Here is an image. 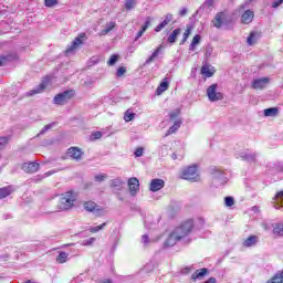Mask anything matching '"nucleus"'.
Masks as SVG:
<instances>
[{"mask_svg":"<svg viewBox=\"0 0 283 283\" xmlns=\"http://www.w3.org/2000/svg\"><path fill=\"white\" fill-rule=\"evenodd\" d=\"M143 154H145V148H143V147L136 148V150L134 153L135 158H140V156H143Z\"/></svg>","mask_w":283,"mask_h":283,"instance_id":"8fccbe9b","label":"nucleus"},{"mask_svg":"<svg viewBox=\"0 0 283 283\" xmlns=\"http://www.w3.org/2000/svg\"><path fill=\"white\" fill-rule=\"evenodd\" d=\"M12 61V55H0V67H3V65H8Z\"/></svg>","mask_w":283,"mask_h":283,"instance_id":"f704fd0d","label":"nucleus"},{"mask_svg":"<svg viewBox=\"0 0 283 283\" xmlns=\"http://www.w3.org/2000/svg\"><path fill=\"white\" fill-rule=\"evenodd\" d=\"M193 231V220L189 219L177 227L166 239L164 247H175L180 240H185Z\"/></svg>","mask_w":283,"mask_h":283,"instance_id":"f257e3e1","label":"nucleus"},{"mask_svg":"<svg viewBox=\"0 0 283 283\" xmlns=\"http://www.w3.org/2000/svg\"><path fill=\"white\" fill-rule=\"evenodd\" d=\"M171 21H174V14L167 13L165 20L155 28V32H161Z\"/></svg>","mask_w":283,"mask_h":283,"instance_id":"2eb2a0df","label":"nucleus"},{"mask_svg":"<svg viewBox=\"0 0 283 283\" xmlns=\"http://www.w3.org/2000/svg\"><path fill=\"white\" fill-rule=\"evenodd\" d=\"M189 12V10L187 8H182L180 11H179V17H187V13Z\"/></svg>","mask_w":283,"mask_h":283,"instance_id":"4d7b16f0","label":"nucleus"},{"mask_svg":"<svg viewBox=\"0 0 283 283\" xmlns=\"http://www.w3.org/2000/svg\"><path fill=\"white\" fill-rule=\"evenodd\" d=\"M239 156L245 163H255V160L258 158V154L249 153V151H242V153L239 154Z\"/></svg>","mask_w":283,"mask_h":283,"instance_id":"f3484780","label":"nucleus"},{"mask_svg":"<svg viewBox=\"0 0 283 283\" xmlns=\"http://www.w3.org/2000/svg\"><path fill=\"white\" fill-rule=\"evenodd\" d=\"M67 156H70V158H72L73 160H76L77 163L80 160H83V149L78 148V147H70L66 151Z\"/></svg>","mask_w":283,"mask_h":283,"instance_id":"1a4fd4ad","label":"nucleus"},{"mask_svg":"<svg viewBox=\"0 0 283 283\" xmlns=\"http://www.w3.org/2000/svg\"><path fill=\"white\" fill-rule=\"evenodd\" d=\"M142 242L144 243V247H147V244H149L150 242L149 235L148 234L142 235Z\"/></svg>","mask_w":283,"mask_h":283,"instance_id":"864d4df0","label":"nucleus"},{"mask_svg":"<svg viewBox=\"0 0 283 283\" xmlns=\"http://www.w3.org/2000/svg\"><path fill=\"white\" fill-rule=\"evenodd\" d=\"M182 180H189L190 182H198L200 180V175L198 174V165L192 164L181 169Z\"/></svg>","mask_w":283,"mask_h":283,"instance_id":"20e7f679","label":"nucleus"},{"mask_svg":"<svg viewBox=\"0 0 283 283\" xmlns=\"http://www.w3.org/2000/svg\"><path fill=\"white\" fill-rule=\"evenodd\" d=\"M76 96V91L66 90L56 94L53 98L54 105H67Z\"/></svg>","mask_w":283,"mask_h":283,"instance_id":"39448f33","label":"nucleus"},{"mask_svg":"<svg viewBox=\"0 0 283 283\" xmlns=\"http://www.w3.org/2000/svg\"><path fill=\"white\" fill-rule=\"evenodd\" d=\"M96 242V238H90L84 241H82V247H92Z\"/></svg>","mask_w":283,"mask_h":283,"instance_id":"c03bdc74","label":"nucleus"},{"mask_svg":"<svg viewBox=\"0 0 283 283\" xmlns=\"http://www.w3.org/2000/svg\"><path fill=\"white\" fill-rule=\"evenodd\" d=\"M274 235L283 238V223H276L273 228Z\"/></svg>","mask_w":283,"mask_h":283,"instance_id":"72a5a7b5","label":"nucleus"},{"mask_svg":"<svg viewBox=\"0 0 283 283\" xmlns=\"http://www.w3.org/2000/svg\"><path fill=\"white\" fill-rule=\"evenodd\" d=\"M180 125H182V122L180 119L176 120L174 125L168 128L166 136H171V134H176L180 129Z\"/></svg>","mask_w":283,"mask_h":283,"instance_id":"bb28decb","label":"nucleus"},{"mask_svg":"<svg viewBox=\"0 0 283 283\" xmlns=\"http://www.w3.org/2000/svg\"><path fill=\"white\" fill-rule=\"evenodd\" d=\"M258 36H260L258 32H251L247 39L248 45H254V43L258 41Z\"/></svg>","mask_w":283,"mask_h":283,"instance_id":"2f4dec72","label":"nucleus"},{"mask_svg":"<svg viewBox=\"0 0 283 283\" xmlns=\"http://www.w3.org/2000/svg\"><path fill=\"white\" fill-rule=\"evenodd\" d=\"M116 63H118V54L111 55L107 65H116Z\"/></svg>","mask_w":283,"mask_h":283,"instance_id":"a18cd8bd","label":"nucleus"},{"mask_svg":"<svg viewBox=\"0 0 283 283\" xmlns=\"http://www.w3.org/2000/svg\"><path fill=\"white\" fill-rule=\"evenodd\" d=\"M54 125H56V123H51V124L45 125V126L40 130V133L38 134V136H43V134L50 132V129H52V127H54Z\"/></svg>","mask_w":283,"mask_h":283,"instance_id":"4c0bfd02","label":"nucleus"},{"mask_svg":"<svg viewBox=\"0 0 283 283\" xmlns=\"http://www.w3.org/2000/svg\"><path fill=\"white\" fill-rule=\"evenodd\" d=\"M269 77L256 78L252 81V90H264L270 83Z\"/></svg>","mask_w":283,"mask_h":283,"instance_id":"ddd939ff","label":"nucleus"},{"mask_svg":"<svg viewBox=\"0 0 283 283\" xmlns=\"http://www.w3.org/2000/svg\"><path fill=\"white\" fill-rule=\"evenodd\" d=\"M167 90H169V80L164 78V81L160 82L159 86L156 90V94L157 96H160V94H163V92H167Z\"/></svg>","mask_w":283,"mask_h":283,"instance_id":"4be33fe9","label":"nucleus"},{"mask_svg":"<svg viewBox=\"0 0 283 283\" xmlns=\"http://www.w3.org/2000/svg\"><path fill=\"white\" fill-rule=\"evenodd\" d=\"M163 48H165L163 44H160L153 54L145 61L144 65H149V63H154V59L158 57V54L163 51Z\"/></svg>","mask_w":283,"mask_h":283,"instance_id":"393cba45","label":"nucleus"},{"mask_svg":"<svg viewBox=\"0 0 283 283\" xmlns=\"http://www.w3.org/2000/svg\"><path fill=\"white\" fill-rule=\"evenodd\" d=\"M201 74H203V76H206L207 78H211V76L216 74V69H210L208 64H203L201 66Z\"/></svg>","mask_w":283,"mask_h":283,"instance_id":"5701e85b","label":"nucleus"},{"mask_svg":"<svg viewBox=\"0 0 283 283\" xmlns=\"http://www.w3.org/2000/svg\"><path fill=\"white\" fill-rule=\"evenodd\" d=\"M184 34L188 35L191 34V27H187L186 31L184 32Z\"/></svg>","mask_w":283,"mask_h":283,"instance_id":"338daca9","label":"nucleus"},{"mask_svg":"<svg viewBox=\"0 0 283 283\" xmlns=\"http://www.w3.org/2000/svg\"><path fill=\"white\" fill-rule=\"evenodd\" d=\"M274 200H276L277 205H282L283 202V190L276 192Z\"/></svg>","mask_w":283,"mask_h":283,"instance_id":"de8ad7c7","label":"nucleus"},{"mask_svg":"<svg viewBox=\"0 0 283 283\" xmlns=\"http://www.w3.org/2000/svg\"><path fill=\"white\" fill-rule=\"evenodd\" d=\"M283 0H276L272 3V8H280V6H282Z\"/></svg>","mask_w":283,"mask_h":283,"instance_id":"13d9d810","label":"nucleus"},{"mask_svg":"<svg viewBox=\"0 0 283 283\" xmlns=\"http://www.w3.org/2000/svg\"><path fill=\"white\" fill-rule=\"evenodd\" d=\"M74 202H76V193L70 190L61 195L59 209L60 211H70L72 207H74Z\"/></svg>","mask_w":283,"mask_h":283,"instance_id":"7ed1b4c3","label":"nucleus"},{"mask_svg":"<svg viewBox=\"0 0 283 283\" xmlns=\"http://www.w3.org/2000/svg\"><path fill=\"white\" fill-rule=\"evenodd\" d=\"M50 81L51 77L45 76L38 86H35L33 90L27 93V96H34V94H41V92H43V90H45V87L50 85Z\"/></svg>","mask_w":283,"mask_h":283,"instance_id":"6e6552de","label":"nucleus"},{"mask_svg":"<svg viewBox=\"0 0 283 283\" xmlns=\"http://www.w3.org/2000/svg\"><path fill=\"white\" fill-rule=\"evenodd\" d=\"M40 167L41 165H39L36 161L24 163L22 165V169L25 171V174H36Z\"/></svg>","mask_w":283,"mask_h":283,"instance_id":"f8f14e48","label":"nucleus"},{"mask_svg":"<svg viewBox=\"0 0 283 283\" xmlns=\"http://www.w3.org/2000/svg\"><path fill=\"white\" fill-rule=\"evenodd\" d=\"M106 177L107 176H105V175H96L95 176V181L96 182H103V180H105Z\"/></svg>","mask_w":283,"mask_h":283,"instance_id":"5fc2aeb1","label":"nucleus"},{"mask_svg":"<svg viewBox=\"0 0 283 283\" xmlns=\"http://www.w3.org/2000/svg\"><path fill=\"white\" fill-rule=\"evenodd\" d=\"M190 271H191V268L186 266V268H184V269L181 270V273H182V275H187V273H190Z\"/></svg>","mask_w":283,"mask_h":283,"instance_id":"bf43d9fd","label":"nucleus"},{"mask_svg":"<svg viewBox=\"0 0 283 283\" xmlns=\"http://www.w3.org/2000/svg\"><path fill=\"white\" fill-rule=\"evenodd\" d=\"M44 6L46 8H54V6H59V0H44Z\"/></svg>","mask_w":283,"mask_h":283,"instance_id":"49530a36","label":"nucleus"},{"mask_svg":"<svg viewBox=\"0 0 283 283\" xmlns=\"http://www.w3.org/2000/svg\"><path fill=\"white\" fill-rule=\"evenodd\" d=\"M165 188V180L163 179H153L150 181L149 190L153 192L160 191V189Z\"/></svg>","mask_w":283,"mask_h":283,"instance_id":"4468645a","label":"nucleus"},{"mask_svg":"<svg viewBox=\"0 0 283 283\" xmlns=\"http://www.w3.org/2000/svg\"><path fill=\"white\" fill-rule=\"evenodd\" d=\"M207 96L211 103H216L218 101H222L224 98V95L220 92H218V84H211L207 88Z\"/></svg>","mask_w":283,"mask_h":283,"instance_id":"0eeeda50","label":"nucleus"},{"mask_svg":"<svg viewBox=\"0 0 283 283\" xmlns=\"http://www.w3.org/2000/svg\"><path fill=\"white\" fill-rule=\"evenodd\" d=\"M268 283H283V270L277 271L275 275L268 281Z\"/></svg>","mask_w":283,"mask_h":283,"instance_id":"c756f323","label":"nucleus"},{"mask_svg":"<svg viewBox=\"0 0 283 283\" xmlns=\"http://www.w3.org/2000/svg\"><path fill=\"white\" fill-rule=\"evenodd\" d=\"M111 187H114V188L118 189V191H120V189H123V181H120L119 179H114L112 181Z\"/></svg>","mask_w":283,"mask_h":283,"instance_id":"79ce46f5","label":"nucleus"},{"mask_svg":"<svg viewBox=\"0 0 283 283\" xmlns=\"http://www.w3.org/2000/svg\"><path fill=\"white\" fill-rule=\"evenodd\" d=\"M67 258H70V253L63 251L60 252L56 256L57 264H65V262H67Z\"/></svg>","mask_w":283,"mask_h":283,"instance_id":"7c9ffc66","label":"nucleus"},{"mask_svg":"<svg viewBox=\"0 0 283 283\" xmlns=\"http://www.w3.org/2000/svg\"><path fill=\"white\" fill-rule=\"evenodd\" d=\"M210 174L217 185H227L229 177L227 172L220 170L218 167L213 166L210 168Z\"/></svg>","mask_w":283,"mask_h":283,"instance_id":"423d86ee","label":"nucleus"},{"mask_svg":"<svg viewBox=\"0 0 283 283\" xmlns=\"http://www.w3.org/2000/svg\"><path fill=\"white\" fill-rule=\"evenodd\" d=\"M251 3H252L251 0H245V2L241 4L242 10H244L245 8H249Z\"/></svg>","mask_w":283,"mask_h":283,"instance_id":"052dcab7","label":"nucleus"},{"mask_svg":"<svg viewBox=\"0 0 283 283\" xmlns=\"http://www.w3.org/2000/svg\"><path fill=\"white\" fill-rule=\"evenodd\" d=\"M103 138V133L102 132H95L91 135V140H98Z\"/></svg>","mask_w":283,"mask_h":283,"instance_id":"09e8293b","label":"nucleus"},{"mask_svg":"<svg viewBox=\"0 0 283 283\" xmlns=\"http://www.w3.org/2000/svg\"><path fill=\"white\" fill-rule=\"evenodd\" d=\"M10 187H3L0 189V199L8 198L10 196Z\"/></svg>","mask_w":283,"mask_h":283,"instance_id":"e433bc0d","label":"nucleus"},{"mask_svg":"<svg viewBox=\"0 0 283 283\" xmlns=\"http://www.w3.org/2000/svg\"><path fill=\"white\" fill-rule=\"evenodd\" d=\"M212 55H213V46H211V44H208L206 46L205 56H206V59H211Z\"/></svg>","mask_w":283,"mask_h":283,"instance_id":"a19ab883","label":"nucleus"},{"mask_svg":"<svg viewBox=\"0 0 283 283\" xmlns=\"http://www.w3.org/2000/svg\"><path fill=\"white\" fill-rule=\"evenodd\" d=\"M127 72V69L125 66L118 67L116 76L120 77Z\"/></svg>","mask_w":283,"mask_h":283,"instance_id":"603ef678","label":"nucleus"},{"mask_svg":"<svg viewBox=\"0 0 283 283\" xmlns=\"http://www.w3.org/2000/svg\"><path fill=\"white\" fill-rule=\"evenodd\" d=\"M255 17V13L251 11L250 9L245 10L241 15V23H244L245 25H249L253 21Z\"/></svg>","mask_w":283,"mask_h":283,"instance_id":"dca6fc26","label":"nucleus"},{"mask_svg":"<svg viewBox=\"0 0 283 283\" xmlns=\"http://www.w3.org/2000/svg\"><path fill=\"white\" fill-rule=\"evenodd\" d=\"M213 3L216 0H205V2L199 7V12H211L213 10Z\"/></svg>","mask_w":283,"mask_h":283,"instance_id":"aec40b11","label":"nucleus"},{"mask_svg":"<svg viewBox=\"0 0 283 283\" xmlns=\"http://www.w3.org/2000/svg\"><path fill=\"white\" fill-rule=\"evenodd\" d=\"M114 28H116V22H108L105 25V29L101 31L99 35L101 36H106V34H109V32H112V30H114Z\"/></svg>","mask_w":283,"mask_h":283,"instance_id":"cd10ccee","label":"nucleus"},{"mask_svg":"<svg viewBox=\"0 0 283 283\" xmlns=\"http://www.w3.org/2000/svg\"><path fill=\"white\" fill-rule=\"evenodd\" d=\"M208 274H209V269L203 268L195 271V273L191 275V280L192 282H196L197 280H202V277H205V275H208Z\"/></svg>","mask_w":283,"mask_h":283,"instance_id":"6ab92c4d","label":"nucleus"},{"mask_svg":"<svg viewBox=\"0 0 283 283\" xmlns=\"http://www.w3.org/2000/svg\"><path fill=\"white\" fill-rule=\"evenodd\" d=\"M9 142H10V137L8 136L0 137V151L6 149V146L8 145Z\"/></svg>","mask_w":283,"mask_h":283,"instance_id":"58836bf2","label":"nucleus"},{"mask_svg":"<svg viewBox=\"0 0 283 283\" xmlns=\"http://www.w3.org/2000/svg\"><path fill=\"white\" fill-rule=\"evenodd\" d=\"M205 283H218V280H216V277L211 276Z\"/></svg>","mask_w":283,"mask_h":283,"instance_id":"69168bd1","label":"nucleus"},{"mask_svg":"<svg viewBox=\"0 0 283 283\" xmlns=\"http://www.w3.org/2000/svg\"><path fill=\"white\" fill-rule=\"evenodd\" d=\"M0 260L2 262H8V260H10V254H8V253L0 254Z\"/></svg>","mask_w":283,"mask_h":283,"instance_id":"6e6d98bb","label":"nucleus"},{"mask_svg":"<svg viewBox=\"0 0 283 283\" xmlns=\"http://www.w3.org/2000/svg\"><path fill=\"white\" fill-rule=\"evenodd\" d=\"M144 34H145V32L142 31V30H139V31L137 32V35H136V38H135L134 41H138V39H140V36H143Z\"/></svg>","mask_w":283,"mask_h":283,"instance_id":"e2e57ef3","label":"nucleus"},{"mask_svg":"<svg viewBox=\"0 0 283 283\" xmlns=\"http://www.w3.org/2000/svg\"><path fill=\"white\" fill-rule=\"evenodd\" d=\"M83 207L88 213H99V211H102L97 208L98 206L94 201H85Z\"/></svg>","mask_w":283,"mask_h":283,"instance_id":"a211bd4d","label":"nucleus"},{"mask_svg":"<svg viewBox=\"0 0 283 283\" xmlns=\"http://www.w3.org/2000/svg\"><path fill=\"white\" fill-rule=\"evenodd\" d=\"M150 24H151V18L147 17L144 25H146V28H149Z\"/></svg>","mask_w":283,"mask_h":283,"instance_id":"0e129e2a","label":"nucleus"},{"mask_svg":"<svg viewBox=\"0 0 283 283\" xmlns=\"http://www.w3.org/2000/svg\"><path fill=\"white\" fill-rule=\"evenodd\" d=\"M83 39H85V33H81L78 36H76L71 45L66 49V54H71V52H74V50H76V48H78L80 45H83Z\"/></svg>","mask_w":283,"mask_h":283,"instance_id":"9b49d317","label":"nucleus"},{"mask_svg":"<svg viewBox=\"0 0 283 283\" xmlns=\"http://www.w3.org/2000/svg\"><path fill=\"white\" fill-rule=\"evenodd\" d=\"M106 227H107V223L104 222V223H102V224H99V226H97V227H91V228L88 229V231H90L91 233H98V231H103V229H105Z\"/></svg>","mask_w":283,"mask_h":283,"instance_id":"c9c22d12","label":"nucleus"},{"mask_svg":"<svg viewBox=\"0 0 283 283\" xmlns=\"http://www.w3.org/2000/svg\"><path fill=\"white\" fill-rule=\"evenodd\" d=\"M182 32V29L177 28L175 29L169 36L167 38L168 43H170L171 45H174V43H176V41H178V36H180Z\"/></svg>","mask_w":283,"mask_h":283,"instance_id":"412c9836","label":"nucleus"},{"mask_svg":"<svg viewBox=\"0 0 283 283\" xmlns=\"http://www.w3.org/2000/svg\"><path fill=\"white\" fill-rule=\"evenodd\" d=\"M224 205L226 207H233L235 205V199H233L231 196H228L224 198Z\"/></svg>","mask_w":283,"mask_h":283,"instance_id":"ea45409f","label":"nucleus"},{"mask_svg":"<svg viewBox=\"0 0 283 283\" xmlns=\"http://www.w3.org/2000/svg\"><path fill=\"white\" fill-rule=\"evenodd\" d=\"M265 117L275 118L280 114L279 107H270L263 111Z\"/></svg>","mask_w":283,"mask_h":283,"instance_id":"b1692460","label":"nucleus"},{"mask_svg":"<svg viewBox=\"0 0 283 283\" xmlns=\"http://www.w3.org/2000/svg\"><path fill=\"white\" fill-rule=\"evenodd\" d=\"M212 23L217 30H220L221 28L231 30V28H233V18H231V15L227 14L224 11H221L216 14Z\"/></svg>","mask_w":283,"mask_h":283,"instance_id":"f03ea898","label":"nucleus"},{"mask_svg":"<svg viewBox=\"0 0 283 283\" xmlns=\"http://www.w3.org/2000/svg\"><path fill=\"white\" fill-rule=\"evenodd\" d=\"M181 114L180 108H176L175 111L169 113L170 120H175V118H178V116Z\"/></svg>","mask_w":283,"mask_h":283,"instance_id":"37998d69","label":"nucleus"},{"mask_svg":"<svg viewBox=\"0 0 283 283\" xmlns=\"http://www.w3.org/2000/svg\"><path fill=\"white\" fill-rule=\"evenodd\" d=\"M128 189L130 191V196H136L140 190V181L136 177H132L128 179Z\"/></svg>","mask_w":283,"mask_h":283,"instance_id":"9d476101","label":"nucleus"},{"mask_svg":"<svg viewBox=\"0 0 283 283\" xmlns=\"http://www.w3.org/2000/svg\"><path fill=\"white\" fill-rule=\"evenodd\" d=\"M187 39H189V35H186L185 33H184V35H182V40L180 41V45H185V43H187Z\"/></svg>","mask_w":283,"mask_h":283,"instance_id":"680f3d73","label":"nucleus"},{"mask_svg":"<svg viewBox=\"0 0 283 283\" xmlns=\"http://www.w3.org/2000/svg\"><path fill=\"white\" fill-rule=\"evenodd\" d=\"M258 244V235H250L243 241V247L251 248L255 247Z\"/></svg>","mask_w":283,"mask_h":283,"instance_id":"a878e982","label":"nucleus"},{"mask_svg":"<svg viewBox=\"0 0 283 283\" xmlns=\"http://www.w3.org/2000/svg\"><path fill=\"white\" fill-rule=\"evenodd\" d=\"M196 50V44H192V42L189 45V52H193Z\"/></svg>","mask_w":283,"mask_h":283,"instance_id":"774afa93","label":"nucleus"},{"mask_svg":"<svg viewBox=\"0 0 283 283\" xmlns=\"http://www.w3.org/2000/svg\"><path fill=\"white\" fill-rule=\"evenodd\" d=\"M201 39H202V38L200 36V34H196V35L192 38L191 44H192V45H199Z\"/></svg>","mask_w":283,"mask_h":283,"instance_id":"3c124183","label":"nucleus"},{"mask_svg":"<svg viewBox=\"0 0 283 283\" xmlns=\"http://www.w3.org/2000/svg\"><path fill=\"white\" fill-rule=\"evenodd\" d=\"M138 2L136 0H126L124 3V8L125 10H127V12L134 10V8H136V4Z\"/></svg>","mask_w":283,"mask_h":283,"instance_id":"473e14b6","label":"nucleus"},{"mask_svg":"<svg viewBox=\"0 0 283 283\" xmlns=\"http://www.w3.org/2000/svg\"><path fill=\"white\" fill-rule=\"evenodd\" d=\"M136 118V113H134V111L132 108H128L125 113H124V120L126 123H132V120H134Z\"/></svg>","mask_w":283,"mask_h":283,"instance_id":"c85d7f7f","label":"nucleus"}]
</instances>
